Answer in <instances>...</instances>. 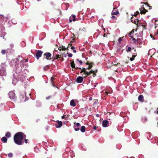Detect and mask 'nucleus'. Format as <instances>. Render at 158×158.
Listing matches in <instances>:
<instances>
[{
    "mask_svg": "<svg viewBox=\"0 0 158 158\" xmlns=\"http://www.w3.org/2000/svg\"><path fill=\"white\" fill-rule=\"evenodd\" d=\"M82 77L79 76L76 79V81L77 83H81L83 80V78L84 77L83 76V74L82 75Z\"/></svg>",
    "mask_w": 158,
    "mask_h": 158,
    "instance_id": "9",
    "label": "nucleus"
},
{
    "mask_svg": "<svg viewBox=\"0 0 158 158\" xmlns=\"http://www.w3.org/2000/svg\"><path fill=\"white\" fill-rule=\"evenodd\" d=\"M82 69H81V70H82V71H83V73H83V74H84V73H85V72L86 71V69L85 68H84V67H82Z\"/></svg>",
    "mask_w": 158,
    "mask_h": 158,
    "instance_id": "30",
    "label": "nucleus"
},
{
    "mask_svg": "<svg viewBox=\"0 0 158 158\" xmlns=\"http://www.w3.org/2000/svg\"><path fill=\"white\" fill-rule=\"evenodd\" d=\"M71 39H72V40H71V42H70V44H72L73 42H74V40L75 39H74L73 38V37H71Z\"/></svg>",
    "mask_w": 158,
    "mask_h": 158,
    "instance_id": "32",
    "label": "nucleus"
},
{
    "mask_svg": "<svg viewBox=\"0 0 158 158\" xmlns=\"http://www.w3.org/2000/svg\"><path fill=\"white\" fill-rule=\"evenodd\" d=\"M119 14V12L118 10H117V9L115 8H114L111 14L112 15H117Z\"/></svg>",
    "mask_w": 158,
    "mask_h": 158,
    "instance_id": "12",
    "label": "nucleus"
},
{
    "mask_svg": "<svg viewBox=\"0 0 158 158\" xmlns=\"http://www.w3.org/2000/svg\"><path fill=\"white\" fill-rule=\"evenodd\" d=\"M135 55H133L132 56V57L134 59L137 56L136 53H134Z\"/></svg>",
    "mask_w": 158,
    "mask_h": 158,
    "instance_id": "37",
    "label": "nucleus"
},
{
    "mask_svg": "<svg viewBox=\"0 0 158 158\" xmlns=\"http://www.w3.org/2000/svg\"><path fill=\"white\" fill-rule=\"evenodd\" d=\"M131 32H130L129 34V36L130 37L131 35Z\"/></svg>",
    "mask_w": 158,
    "mask_h": 158,
    "instance_id": "59",
    "label": "nucleus"
},
{
    "mask_svg": "<svg viewBox=\"0 0 158 158\" xmlns=\"http://www.w3.org/2000/svg\"><path fill=\"white\" fill-rule=\"evenodd\" d=\"M8 95L11 99H15L16 97L15 93L13 91H10L8 94Z\"/></svg>",
    "mask_w": 158,
    "mask_h": 158,
    "instance_id": "3",
    "label": "nucleus"
},
{
    "mask_svg": "<svg viewBox=\"0 0 158 158\" xmlns=\"http://www.w3.org/2000/svg\"><path fill=\"white\" fill-rule=\"evenodd\" d=\"M139 14V12L138 11H137L135 13H134L133 15H134L135 17H136L137 16V15Z\"/></svg>",
    "mask_w": 158,
    "mask_h": 158,
    "instance_id": "24",
    "label": "nucleus"
},
{
    "mask_svg": "<svg viewBox=\"0 0 158 158\" xmlns=\"http://www.w3.org/2000/svg\"><path fill=\"white\" fill-rule=\"evenodd\" d=\"M83 75L84 74H85V75L84 76H83L84 77H87L88 76H89V75H90V73L89 72H88L87 71H86L85 73H84V74H83Z\"/></svg>",
    "mask_w": 158,
    "mask_h": 158,
    "instance_id": "19",
    "label": "nucleus"
},
{
    "mask_svg": "<svg viewBox=\"0 0 158 158\" xmlns=\"http://www.w3.org/2000/svg\"><path fill=\"white\" fill-rule=\"evenodd\" d=\"M130 37H131V38H132V39H133V38H133V36H130Z\"/></svg>",
    "mask_w": 158,
    "mask_h": 158,
    "instance_id": "61",
    "label": "nucleus"
},
{
    "mask_svg": "<svg viewBox=\"0 0 158 158\" xmlns=\"http://www.w3.org/2000/svg\"><path fill=\"white\" fill-rule=\"evenodd\" d=\"M6 75V69L3 67L0 68V76H5Z\"/></svg>",
    "mask_w": 158,
    "mask_h": 158,
    "instance_id": "2",
    "label": "nucleus"
},
{
    "mask_svg": "<svg viewBox=\"0 0 158 158\" xmlns=\"http://www.w3.org/2000/svg\"><path fill=\"white\" fill-rule=\"evenodd\" d=\"M75 48V47H74V46H72L71 47V49H74Z\"/></svg>",
    "mask_w": 158,
    "mask_h": 158,
    "instance_id": "50",
    "label": "nucleus"
},
{
    "mask_svg": "<svg viewBox=\"0 0 158 158\" xmlns=\"http://www.w3.org/2000/svg\"><path fill=\"white\" fill-rule=\"evenodd\" d=\"M70 65L71 67L72 68H75V64L73 60L70 64Z\"/></svg>",
    "mask_w": 158,
    "mask_h": 158,
    "instance_id": "20",
    "label": "nucleus"
},
{
    "mask_svg": "<svg viewBox=\"0 0 158 158\" xmlns=\"http://www.w3.org/2000/svg\"><path fill=\"white\" fill-rule=\"evenodd\" d=\"M73 56V54L72 53H69L68 55V56L69 57H72Z\"/></svg>",
    "mask_w": 158,
    "mask_h": 158,
    "instance_id": "39",
    "label": "nucleus"
},
{
    "mask_svg": "<svg viewBox=\"0 0 158 158\" xmlns=\"http://www.w3.org/2000/svg\"><path fill=\"white\" fill-rule=\"evenodd\" d=\"M75 68V69H81V68H79V67H75V68Z\"/></svg>",
    "mask_w": 158,
    "mask_h": 158,
    "instance_id": "44",
    "label": "nucleus"
},
{
    "mask_svg": "<svg viewBox=\"0 0 158 158\" xmlns=\"http://www.w3.org/2000/svg\"><path fill=\"white\" fill-rule=\"evenodd\" d=\"M77 61H78L80 63V64L81 65H82V63H85V62L84 61V62H82L81 60H80L79 59H77L76 60Z\"/></svg>",
    "mask_w": 158,
    "mask_h": 158,
    "instance_id": "23",
    "label": "nucleus"
},
{
    "mask_svg": "<svg viewBox=\"0 0 158 158\" xmlns=\"http://www.w3.org/2000/svg\"><path fill=\"white\" fill-rule=\"evenodd\" d=\"M112 19H115V16L114 15H112L111 17Z\"/></svg>",
    "mask_w": 158,
    "mask_h": 158,
    "instance_id": "54",
    "label": "nucleus"
},
{
    "mask_svg": "<svg viewBox=\"0 0 158 158\" xmlns=\"http://www.w3.org/2000/svg\"><path fill=\"white\" fill-rule=\"evenodd\" d=\"M113 64L114 65L117 66L118 64L116 63V62H114V63H113Z\"/></svg>",
    "mask_w": 158,
    "mask_h": 158,
    "instance_id": "42",
    "label": "nucleus"
},
{
    "mask_svg": "<svg viewBox=\"0 0 158 158\" xmlns=\"http://www.w3.org/2000/svg\"><path fill=\"white\" fill-rule=\"evenodd\" d=\"M85 126H82L81 129H80V130H81V131L82 132H84L85 131Z\"/></svg>",
    "mask_w": 158,
    "mask_h": 158,
    "instance_id": "17",
    "label": "nucleus"
},
{
    "mask_svg": "<svg viewBox=\"0 0 158 158\" xmlns=\"http://www.w3.org/2000/svg\"><path fill=\"white\" fill-rule=\"evenodd\" d=\"M95 71V73H97L98 72V70L97 69L95 70V71Z\"/></svg>",
    "mask_w": 158,
    "mask_h": 158,
    "instance_id": "60",
    "label": "nucleus"
},
{
    "mask_svg": "<svg viewBox=\"0 0 158 158\" xmlns=\"http://www.w3.org/2000/svg\"><path fill=\"white\" fill-rule=\"evenodd\" d=\"M155 28H156V27L158 26V21L156 20L155 22Z\"/></svg>",
    "mask_w": 158,
    "mask_h": 158,
    "instance_id": "25",
    "label": "nucleus"
},
{
    "mask_svg": "<svg viewBox=\"0 0 158 158\" xmlns=\"http://www.w3.org/2000/svg\"><path fill=\"white\" fill-rule=\"evenodd\" d=\"M133 18V15H132V17L131 18V21L134 24L137 25L138 24V22L139 21V20L137 19L136 20H135V21L134 22H133V21H133L132 20V18Z\"/></svg>",
    "mask_w": 158,
    "mask_h": 158,
    "instance_id": "16",
    "label": "nucleus"
},
{
    "mask_svg": "<svg viewBox=\"0 0 158 158\" xmlns=\"http://www.w3.org/2000/svg\"><path fill=\"white\" fill-rule=\"evenodd\" d=\"M126 115V114L124 112H122L120 113V115L122 117H124Z\"/></svg>",
    "mask_w": 158,
    "mask_h": 158,
    "instance_id": "26",
    "label": "nucleus"
},
{
    "mask_svg": "<svg viewBox=\"0 0 158 158\" xmlns=\"http://www.w3.org/2000/svg\"><path fill=\"white\" fill-rule=\"evenodd\" d=\"M155 113L157 114H158V111H156L155 112Z\"/></svg>",
    "mask_w": 158,
    "mask_h": 158,
    "instance_id": "62",
    "label": "nucleus"
},
{
    "mask_svg": "<svg viewBox=\"0 0 158 158\" xmlns=\"http://www.w3.org/2000/svg\"><path fill=\"white\" fill-rule=\"evenodd\" d=\"M90 64V63L89 62V61H87L86 63V64L87 65H89Z\"/></svg>",
    "mask_w": 158,
    "mask_h": 158,
    "instance_id": "49",
    "label": "nucleus"
},
{
    "mask_svg": "<svg viewBox=\"0 0 158 158\" xmlns=\"http://www.w3.org/2000/svg\"><path fill=\"white\" fill-rule=\"evenodd\" d=\"M132 40L134 41V42L135 44H136L137 43V41H138V40H137L135 38H134L132 39Z\"/></svg>",
    "mask_w": 158,
    "mask_h": 158,
    "instance_id": "35",
    "label": "nucleus"
},
{
    "mask_svg": "<svg viewBox=\"0 0 158 158\" xmlns=\"http://www.w3.org/2000/svg\"><path fill=\"white\" fill-rule=\"evenodd\" d=\"M96 116L97 117H98L99 116V115L98 114H96Z\"/></svg>",
    "mask_w": 158,
    "mask_h": 158,
    "instance_id": "63",
    "label": "nucleus"
},
{
    "mask_svg": "<svg viewBox=\"0 0 158 158\" xmlns=\"http://www.w3.org/2000/svg\"><path fill=\"white\" fill-rule=\"evenodd\" d=\"M2 142L4 143H6L7 142V139L5 137H3L1 139Z\"/></svg>",
    "mask_w": 158,
    "mask_h": 158,
    "instance_id": "14",
    "label": "nucleus"
},
{
    "mask_svg": "<svg viewBox=\"0 0 158 158\" xmlns=\"http://www.w3.org/2000/svg\"><path fill=\"white\" fill-rule=\"evenodd\" d=\"M52 85L53 87H57L56 86V85L54 83V82H51Z\"/></svg>",
    "mask_w": 158,
    "mask_h": 158,
    "instance_id": "41",
    "label": "nucleus"
},
{
    "mask_svg": "<svg viewBox=\"0 0 158 158\" xmlns=\"http://www.w3.org/2000/svg\"><path fill=\"white\" fill-rule=\"evenodd\" d=\"M64 59L63 57H62L61 59V61H64Z\"/></svg>",
    "mask_w": 158,
    "mask_h": 158,
    "instance_id": "56",
    "label": "nucleus"
},
{
    "mask_svg": "<svg viewBox=\"0 0 158 158\" xmlns=\"http://www.w3.org/2000/svg\"><path fill=\"white\" fill-rule=\"evenodd\" d=\"M93 74H94V76H93V77H94V76H96V73H95L94 72V73H93Z\"/></svg>",
    "mask_w": 158,
    "mask_h": 158,
    "instance_id": "57",
    "label": "nucleus"
},
{
    "mask_svg": "<svg viewBox=\"0 0 158 158\" xmlns=\"http://www.w3.org/2000/svg\"><path fill=\"white\" fill-rule=\"evenodd\" d=\"M94 63L93 62H90V64L89 65V66L88 68H87V69H90L93 67Z\"/></svg>",
    "mask_w": 158,
    "mask_h": 158,
    "instance_id": "18",
    "label": "nucleus"
},
{
    "mask_svg": "<svg viewBox=\"0 0 158 158\" xmlns=\"http://www.w3.org/2000/svg\"><path fill=\"white\" fill-rule=\"evenodd\" d=\"M143 3L145 4V5H147L148 6H149L148 4V3H147V2H144V3L143 2Z\"/></svg>",
    "mask_w": 158,
    "mask_h": 158,
    "instance_id": "51",
    "label": "nucleus"
},
{
    "mask_svg": "<svg viewBox=\"0 0 158 158\" xmlns=\"http://www.w3.org/2000/svg\"><path fill=\"white\" fill-rule=\"evenodd\" d=\"M13 156V154L12 153H9L8 154V156L10 158H11Z\"/></svg>",
    "mask_w": 158,
    "mask_h": 158,
    "instance_id": "28",
    "label": "nucleus"
},
{
    "mask_svg": "<svg viewBox=\"0 0 158 158\" xmlns=\"http://www.w3.org/2000/svg\"><path fill=\"white\" fill-rule=\"evenodd\" d=\"M27 141H28V139H25V142L26 143H27Z\"/></svg>",
    "mask_w": 158,
    "mask_h": 158,
    "instance_id": "52",
    "label": "nucleus"
},
{
    "mask_svg": "<svg viewBox=\"0 0 158 158\" xmlns=\"http://www.w3.org/2000/svg\"><path fill=\"white\" fill-rule=\"evenodd\" d=\"M65 117H66V115H64L61 117V118L62 119H64L65 120H67V118H68V117H66V118Z\"/></svg>",
    "mask_w": 158,
    "mask_h": 158,
    "instance_id": "29",
    "label": "nucleus"
},
{
    "mask_svg": "<svg viewBox=\"0 0 158 158\" xmlns=\"http://www.w3.org/2000/svg\"><path fill=\"white\" fill-rule=\"evenodd\" d=\"M43 52L41 50H38L36 53L35 57L37 59H39L41 56Z\"/></svg>",
    "mask_w": 158,
    "mask_h": 158,
    "instance_id": "6",
    "label": "nucleus"
},
{
    "mask_svg": "<svg viewBox=\"0 0 158 158\" xmlns=\"http://www.w3.org/2000/svg\"><path fill=\"white\" fill-rule=\"evenodd\" d=\"M58 49L60 51H61V50L63 51H65L66 50V48L64 47V46L63 47V46H62V48H61L59 49V48Z\"/></svg>",
    "mask_w": 158,
    "mask_h": 158,
    "instance_id": "22",
    "label": "nucleus"
},
{
    "mask_svg": "<svg viewBox=\"0 0 158 158\" xmlns=\"http://www.w3.org/2000/svg\"><path fill=\"white\" fill-rule=\"evenodd\" d=\"M57 123H56L55 125L56 127L57 128H60L62 126V122L61 121H57L56 122Z\"/></svg>",
    "mask_w": 158,
    "mask_h": 158,
    "instance_id": "11",
    "label": "nucleus"
},
{
    "mask_svg": "<svg viewBox=\"0 0 158 158\" xmlns=\"http://www.w3.org/2000/svg\"><path fill=\"white\" fill-rule=\"evenodd\" d=\"M134 29H133L130 32H131V33H134Z\"/></svg>",
    "mask_w": 158,
    "mask_h": 158,
    "instance_id": "55",
    "label": "nucleus"
},
{
    "mask_svg": "<svg viewBox=\"0 0 158 158\" xmlns=\"http://www.w3.org/2000/svg\"><path fill=\"white\" fill-rule=\"evenodd\" d=\"M138 99L139 101L143 102V96L142 95H140L138 98Z\"/></svg>",
    "mask_w": 158,
    "mask_h": 158,
    "instance_id": "13",
    "label": "nucleus"
},
{
    "mask_svg": "<svg viewBox=\"0 0 158 158\" xmlns=\"http://www.w3.org/2000/svg\"><path fill=\"white\" fill-rule=\"evenodd\" d=\"M75 17H76V16L75 15H73V21H76Z\"/></svg>",
    "mask_w": 158,
    "mask_h": 158,
    "instance_id": "36",
    "label": "nucleus"
},
{
    "mask_svg": "<svg viewBox=\"0 0 158 158\" xmlns=\"http://www.w3.org/2000/svg\"><path fill=\"white\" fill-rule=\"evenodd\" d=\"M20 98L24 102L26 101L28 99V98L26 96V94L24 92L23 95H21Z\"/></svg>",
    "mask_w": 158,
    "mask_h": 158,
    "instance_id": "10",
    "label": "nucleus"
},
{
    "mask_svg": "<svg viewBox=\"0 0 158 158\" xmlns=\"http://www.w3.org/2000/svg\"><path fill=\"white\" fill-rule=\"evenodd\" d=\"M70 105L71 106H76V104L74 101L73 100H72L70 101Z\"/></svg>",
    "mask_w": 158,
    "mask_h": 158,
    "instance_id": "15",
    "label": "nucleus"
},
{
    "mask_svg": "<svg viewBox=\"0 0 158 158\" xmlns=\"http://www.w3.org/2000/svg\"><path fill=\"white\" fill-rule=\"evenodd\" d=\"M131 48L130 47H128V49L126 50V51L127 52H130L131 51Z\"/></svg>",
    "mask_w": 158,
    "mask_h": 158,
    "instance_id": "31",
    "label": "nucleus"
},
{
    "mask_svg": "<svg viewBox=\"0 0 158 158\" xmlns=\"http://www.w3.org/2000/svg\"><path fill=\"white\" fill-rule=\"evenodd\" d=\"M26 135L22 132H18L16 133L14 137L15 143L18 145H23L24 142L23 141V138H25Z\"/></svg>",
    "mask_w": 158,
    "mask_h": 158,
    "instance_id": "1",
    "label": "nucleus"
},
{
    "mask_svg": "<svg viewBox=\"0 0 158 158\" xmlns=\"http://www.w3.org/2000/svg\"><path fill=\"white\" fill-rule=\"evenodd\" d=\"M122 40L121 38H119L118 39V41L119 42H120Z\"/></svg>",
    "mask_w": 158,
    "mask_h": 158,
    "instance_id": "43",
    "label": "nucleus"
},
{
    "mask_svg": "<svg viewBox=\"0 0 158 158\" xmlns=\"http://www.w3.org/2000/svg\"><path fill=\"white\" fill-rule=\"evenodd\" d=\"M139 10L140 11V13L141 14H144L146 12H148V10L145 9L143 5L142 7L139 9Z\"/></svg>",
    "mask_w": 158,
    "mask_h": 158,
    "instance_id": "8",
    "label": "nucleus"
},
{
    "mask_svg": "<svg viewBox=\"0 0 158 158\" xmlns=\"http://www.w3.org/2000/svg\"><path fill=\"white\" fill-rule=\"evenodd\" d=\"M28 61V59H26L25 60L26 62H27V61Z\"/></svg>",
    "mask_w": 158,
    "mask_h": 158,
    "instance_id": "64",
    "label": "nucleus"
},
{
    "mask_svg": "<svg viewBox=\"0 0 158 158\" xmlns=\"http://www.w3.org/2000/svg\"><path fill=\"white\" fill-rule=\"evenodd\" d=\"M134 60V59H133L132 57H131L130 59V60L131 61H132L133 60Z\"/></svg>",
    "mask_w": 158,
    "mask_h": 158,
    "instance_id": "48",
    "label": "nucleus"
},
{
    "mask_svg": "<svg viewBox=\"0 0 158 158\" xmlns=\"http://www.w3.org/2000/svg\"><path fill=\"white\" fill-rule=\"evenodd\" d=\"M97 127L94 126L93 127V129L94 130H96V129H97Z\"/></svg>",
    "mask_w": 158,
    "mask_h": 158,
    "instance_id": "47",
    "label": "nucleus"
},
{
    "mask_svg": "<svg viewBox=\"0 0 158 158\" xmlns=\"http://www.w3.org/2000/svg\"><path fill=\"white\" fill-rule=\"evenodd\" d=\"M43 56V59L45 58L47 60H50V57H51L52 54L50 52H46L44 54Z\"/></svg>",
    "mask_w": 158,
    "mask_h": 158,
    "instance_id": "4",
    "label": "nucleus"
},
{
    "mask_svg": "<svg viewBox=\"0 0 158 158\" xmlns=\"http://www.w3.org/2000/svg\"><path fill=\"white\" fill-rule=\"evenodd\" d=\"M76 126L77 127H79L80 126V124L78 123H76Z\"/></svg>",
    "mask_w": 158,
    "mask_h": 158,
    "instance_id": "45",
    "label": "nucleus"
},
{
    "mask_svg": "<svg viewBox=\"0 0 158 158\" xmlns=\"http://www.w3.org/2000/svg\"><path fill=\"white\" fill-rule=\"evenodd\" d=\"M6 52V50H2L1 51V53L3 55H4L5 54Z\"/></svg>",
    "mask_w": 158,
    "mask_h": 158,
    "instance_id": "33",
    "label": "nucleus"
},
{
    "mask_svg": "<svg viewBox=\"0 0 158 158\" xmlns=\"http://www.w3.org/2000/svg\"><path fill=\"white\" fill-rule=\"evenodd\" d=\"M71 46H72V44L69 43L68 44V48H69Z\"/></svg>",
    "mask_w": 158,
    "mask_h": 158,
    "instance_id": "53",
    "label": "nucleus"
},
{
    "mask_svg": "<svg viewBox=\"0 0 158 158\" xmlns=\"http://www.w3.org/2000/svg\"><path fill=\"white\" fill-rule=\"evenodd\" d=\"M74 130L75 131H79L80 130V128L79 127H77V128H74Z\"/></svg>",
    "mask_w": 158,
    "mask_h": 158,
    "instance_id": "40",
    "label": "nucleus"
},
{
    "mask_svg": "<svg viewBox=\"0 0 158 158\" xmlns=\"http://www.w3.org/2000/svg\"><path fill=\"white\" fill-rule=\"evenodd\" d=\"M5 136L8 138L10 137L11 136V134L10 132H7Z\"/></svg>",
    "mask_w": 158,
    "mask_h": 158,
    "instance_id": "21",
    "label": "nucleus"
},
{
    "mask_svg": "<svg viewBox=\"0 0 158 158\" xmlns=\"http://www.w3.org/2000/svg\"><path fill=\"white\" fill-rule=\"evenodd\" d=\"M109 122L106 120H104L102 123V125L103 127H106L109 126Z\"/></svg>",
    "mask_w": 158,
    "mask_h": 158,
    "instance_id": "7",
    "label": "nucleus"
},
{
    "mask_svg": "<svg viewBox=\"0 0 158 158\" xmlns=\"http://www.w3.org/2000/svg\"><path fill=\"white\" fill-rule=\"evenodd\" d=\"M73 52L74 53H76L77 52H76V50H73Z\"/></svg>",
    "mask_w": 158,
    "mask_h": 158,
    "instance_id": "58",
    "label": "nucleus"
},
{
    "mask_svg": "<svg viewBox=\"0 0 158 158\" xmlns=\"http://www.w3.org/2000/svg\"><path fill=\"white\" fill-rule=\"evenodd\" d=\"M51 97H52V96H48L46 97V99H49L50 98H51Z\"/></svg>",
    "mask_w": 158,
    "mask_h": 158,
    "instance_id": "46",
    "label": "nucleus"
},
{
    "mask_svg": "<svg viewBox=\"0 0 158 158\" xmlns=\"http://www.w3.org/2000/svg\"><path fill=\"white\" fill-rule=\"evenodd\" d=\"M54 77H51V82H54Z\"/></svg>",
    "mask_w": 158,
    "mask_h": 158,
    "instance_id": "34",
    "label": "nucleus"
},
{
    "mask_svg": "<svg viewBox=\"0 0 158 158\" xmlns=\"http://www.w3.org/2000/svg\"><path fill=\"white\" fill-rule=\"evenodd\" d=\"M40 121V119L39 118H36L35 119L34 122L35 123H37L39 122Z\"/></svg>",
    "mask_w": 158,
    "mask_h": 158,
    "instance_id": "27",
    "label": "nucleus"
},
{
    "mask_svg": "<svg viewBox=\"0 0 158 158\" xmlns=\"http://www.w3.org/2000/svg\"><path fill=\"white\" fill-rule=\"evenodd\" d=\"M94 70H93L92 69H91L90 71H89V73H90V74H91V73H94Z\"/></svg>",
    "mask_w": 158,
    "mask_h": 158,
    "instance_id": "38",
    "label": "nucleus"
},
{
    "mask_svg": "<svg viewBox=\"0 0 158 158\" xmlns=\"http://www.w3.org/2000/svg\"><path fill=\"white\" fill-rule=\"evenodd\" d=\"M54 54L53 55V56L52 57H50V60H52V61H53L54 60L56 59L58 60L59 58H60L61 56H63V55H56V57H54Z\"/></svg>",
    "mask_w": 158,
    "mask_h": 158,
    "instance_id": "5",
    "label": "nucleus"
}]
</instances>
